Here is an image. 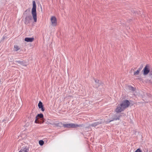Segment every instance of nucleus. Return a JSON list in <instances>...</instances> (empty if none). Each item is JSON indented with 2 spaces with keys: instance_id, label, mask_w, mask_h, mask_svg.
<instances>
[{
  "instance_id": "f257e3e1",
  "label": "nucleus",
  "mask_w": 152,
  "mask_h": 152,
  "mask_svg": "<svg viewBox=\"0 0 152 152\" xmlns=\"http://www.w3.org/2000/svg\"><path fill=\"white\" fill-rule=\"evenodd\" d=\"M36 6L35 1H33V7L31 10V14L33 17L34 21L36 22L37 21V15L36 12Z\"/></svg>"
},
{
  "instance_id": "f03ea898",
  "label": "nucleus",
  "mask_w": 152,
  "mask_h": 152,
  "mask_svg": "<svg viewBox=\"0 0 152 152\" xmlns=\"http://www.w3.org/2000/svg\"><path fill=\"white\" fill-rule=\"evenodd\" d=\"M64 127L67 128H75L78 127H83L84 126L83 124L78 125L74 124H63Z\"/></svg>"
},
{
  "instance_id": "7ed1b4c3",
  "label": "nucleus",
  "mask_w": 152,
  "mask_h": 152,
  "mask_svg": "<svg viewBox=\"0 0 152 152\" xmlns=\"http://www.w3.org/2000/svg\"><path fill=\"white\" fill-rule=\"evenodd\" d=\"M130 104L129 101L127 100H124L120 104V106L122 107L124 110L128 107Z\"/></svg>"
},
{
  "instance_id": "20e7f679",
  "label": "nucleus",
  "mask_w": 152,
  "mask_h": 152,
  "mask_svg": "<svg viewBox=\"0 0 152 152\" xmlns=\"http://www.w3.org/2000/svg\"><path fill=\"white\" fill-rule=\"evenodd\" d=\"M32 19V18L31 15H27L25 19V23L26 24H28L29 23Z\"/></svg>"
},
{
  "instance_id": "39448f33",
  "label": "nucleus",
  "mask_w": 152,
  "mask_h": 152,
  "mask_svg": "<svg viewBox=\"0 0 152 152\" xmlns=\"http://www.w3.org/2000/svg\"><path fill=\"white\" fill-rule=\"evenodd\" d=\"M51 25L52 26H55L57 25V20L56 18L54 16H52L51 18Z\"/></svg>"
},
{
  "instance_id": "423d86ee",
  "label": "nucleus",
  "mask_w": 152,
  "mask_h": 152,
  "mask_svg": "<svg viewBox=\"0 0 152 152\" xmlns=\"http://www.w3.org/2000/svg\"><path fill=\"white\" fill-rule=\"evenodd\" d=\"M149 66L148 65H147L143 69V74L145 75L148 74L150 71L149 69Z\"/></svg>"
},
{
  "instance_id": "0eeeda50",
  "label": "nucleus",
  "mask_w": 152,
  "mask_h": 152,
  "mask_svg": "<svg viewBox=\"0 0 152 152\" xmlns=\"http://www.w3.org/2000/svg\"><path fill=\"white\" fill-rule=\"evenodd\" d=\"M121 115H115L113 116V118L112 119L110 120L109 121H108V122H110L112 121H114V120H119L120 119V118Z\"/></svg>"
},
{
  "instance_id": "6e6552de",
  "label": "nucleus",
  "mask_w": 152,
  "mask_h": 152,
  "mask_svg": "<svg viewBox=\"0 0 152 152\" xmlns=\"http://www.w3.org/2000/svg\"><path fill=\"white\" fill-rule=\"evenodd\" d=\"M120 105L115 110V111L117 113H119L124 111V109Z\"/></svg>"
},
{
  "instance_id": "1a4fd4ad",
  "label": "nucleus",
  "mask_w": 152,
  "mask_h": 152,
  "mask_svg": "<svg viewBox=\"0 0 152 152\" xmlns=\"http://www.w3.org/2000/svg\"><path fill=\"white\" fill-rule=\"evenodd\" d=\"M29 151L28 148L27 147L22 148L19 152H28Z\"/></svg>"
},
{
  "instance_id": "9d476101",
  "label": "nucleus",
  "mask_w": 152,
  "mask_h": 152,
  "mask_svg": "<svg viewBox=\"0 0 152 152\" xmlns=\"http://www.w3.org/2000/svg\"><path fill=\"white\" fill-rule=\"evenodd\" d=\"M16 62H17L18 63L21 65H22L23 66H26V65L25 64V62L24 61H16Z\"/></svg>"
},
{
  "instance_id": "9b49d317",
  "label": "nucleus",
  "mask_w": 152,
  "mask_h": 152,
  "mask_svg": "<svg viewBox=\"0 0 152 152\" xmlns=\"http://www.w3.org/2000/svg\"><path fill=\"white\" fill-rule=\"evenodd\" d=\"M104 121H102V120L101 119L98 121L96 122V123L97 124V125H98L100 124H101L103 123Z\"/></svg>"
},
{
  "instance_id": "f8f14e48",
  "label": "nucleus",
  "mask_w": 152,
  "mask_h": 152,
  "mask_svg": "<svg viewBox=\"0 0 152 152\" xmlns=\"http://www.w3.org/2000/svg\"><path fill=\"white\" fill-rule=\"evenodd\" d=\"M34 40V39H25V41L27 42H32Z\"/></svg>"
},
{
  "instance_id": "ddd939ff",
  "label": "nucleus",
  "mask_w": 152,
  "mask_h": 152,
  "mask_svg": "<svg viewBox=\"0 0 152 152\" xmlns=\"http://www.w3.org/2000/svg\"><path fill=\"white\" fill-rule=\"evenodd\" d=\"M36 117H37V118H43V115L42 114H38Z\"/></svg>"
},
{
  "instance_id": "4468645a",
  "label": "nucleus",
  "mask_w": 152,
  "mask_h": 152,
  "mask_svg": "<svg viewBox=\"0 0 152 152\" xmlns=\"http://www.w3.org/2000/svg\"><path fill=\"white\" fill-rule=\"evenodd\" d=\"M14 48L15 50L16 51H17L19 50H20V48L17 45H15L14 46Z\"/></svg>"
},
{
  "instance_id": "2eb2a0df",
  "label": "nucleus",
  "mask_w": 152,
  "mask_h": 152,
  "mask_svg": "<svg viewBox=\"0 0 152 152\" xmlns=\"http://www.w3.org/2000/svg\"><path fill=\"white\" fill-rule=\"evenodd\" d=\"M128 87L129 90H131L132 91H134L135 90L134 88L132 86H129Z\"/></svg>"
},
{
  "instance_id": "dca6fc26",
  "label": "nucleus",
  "mask_w": 152,
  "mask_h": 152,
  "mask_svg": "<svg viewBox=\"0 0 152 152\" xmlns=\"http://www.w3.org/2000/svg\"><path fill=\"white\" fill-rule=\"evenodd\" d=\"M140 71L138 70H137L136 71L134 72V75H138L139 74Z\"/></svg>"
},
{
  "instance_id": "f3484780",
  "label": "nucleus",
  "mask_w": 152,
  "mask_h": 152,
  "mask_svg": "<svg viewBox=\"0 0 152 152\" xmlns=\"http://www.w3.org/2000/svg\"><path fill=\"white\" fill-rule=\"evenodd\" d=\"M97 126V124L96 122L90 125V126H92V127H95L96 126Z\"/></svg>"
},
{
  "instance_id": "a211bd4d",
  "label": "nucleus",
  "mask_w": 152,
  "mask_h": 152,
  "mask_svg": "<svg viewBox=\"0 0 152 152\" xmlns=\"http://www.w3.org/2000/svg\"><path fill=\"white\" fill-rule=\"evenodd\" d=\"M43 105L41 101H39L38 104V106L39 108L41 107Z\"/></svg>"
},
{
  "instance_id": "6ab92c4d",
  "label": "nucleus",
  "mask_w": 152,
  "mask_h": 152,
  "mask_svg": "<svg viewBox=\"0 0 152 152\" xmlns=\"http://www.w3.org/2000/svg\"><path fill=\"white\" fill-rule=\"evenodd\" d=\"M39 143L40 145L42 146L43 145L44 142L42 140H40L39 141Z\"/></svg>"
},
{
  "instance_id": "aec40b11",
  "label": "nucleus",
  "mask_w": 152,
  "mask_h": 152,
  "mask_svg": "<svg viewBox=\"0 0 152 152\" xmlns=\"http://www.w3.org/2000/svg\"><path fill=\"white\" fill-rule=\"evenodd\" d=\"M39 109H41V110L42 111H44L45 110V108H44L43 107V105L40 107L39 108Z\"/></svg>"
},
{
  "instance_id": "412c9836",
  "label": "nucleus",
  "mask_w": 152,
  "mask_h": 152,
  "mask_svg": "<svg viewBox=\"0 0 152 152\" xmlns=\"http://www.w3.org/2000/svg\"><path fill=\"white\" fill-rule=\"evenodd\" d=\"M135 152H142V151L140 149H138L135 151Z\"/></svg>"
},
{
  "instance_id": "4be33fe9",
  "label": "nucleus",
  "mask_w": 152,
  "mask_h": 152,
  "mask_svg": "<svg viewBox=\"0 0 152 152\" xmlns=\"http://www.w3.org/2000/svg\"><path fill=\"white\" fill-rule=\"evenodd\" d=\"M94 80L96 83H99V80H97L96 79H94Z\"/></svg>"
},
{
  "instance_id": "5701e85b",
  "label": "nucleus",
  "mask_w": 152,
  "mask_h": 152,
  "mask_svg": "<svg viewBox=\"0 0 152 152\" xmlns=\"http://www.w3.org/2000/svg\"><path fill=\"white\" fill-rule=\"evenodd\" d=\"M36 120L35 121V123H38V122H37V119L38 118H37V117H36Z\"/></svg>"
},
{
  "instance_id": "b1692460",
  "label": "nucleus",
  "mask_w": 152,
  "mask_h": 152,
  "mask_svg": "<svg viewBox=\"0 0 152 152\" xmlns=\"http://www.w3.org/2000/svg\"><path fill=\"white\" fill-rule=\"evenodd\" d=\"M142 66H140V68H139L138 69V70L139 71H140L141 70V69H142Z\"/></svg>"
},
{
  "instance_id": "393cba45",
  "label": "nucleus",
  "mask_w": 152,
  "mask_h": 152,
  "mask_svg": "<svg viewBox=\"0 0 152 152\" xmlns=\"http://www.w3.org/2000/svg\"><path fill=\"white\" fill-rule=\"evenodd\" d=\"M25 38H29L28 37H26Z\"/></svg>"
}]
</instances>
